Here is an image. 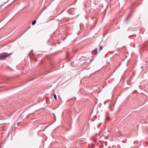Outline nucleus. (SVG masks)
<instances>
[{"label": "nucleus", "mask_w": 148, "mask_h": 148, "mask_svg": "<svg viewBox=\"0 0 148 148\" xmlns=\"http://www.w3.org/2000/svg\"><path fill=\"white\" fill-rule=\"evenodd\" d=\"M91 121H94V120H93V119H91Z\"/></svg>", "instance_id": "nucleus-13"}, {"label": "nucleus", "mask_w": 148, "mask_h": 148, "mask_svg": "<svg viewBox=\"0 0 148 148\" xmlns=\"http://www.w3.org/2000/svg\"><path fill=\"white\" fill-rule=\"evenodd\" d=\"M28 56H29V57L30 58L31 57H30V54H29L28 55Z\"/></svg>", "instance_id": "nucleus-11"}, {"label": "nucleus", "mask_w": 148, "mask_h": 148, "mask_svg": "<svg viewBox=\"0 0 148 148\" xmlns=\"http://www.w3.org/2000/svg\"><path fill=\"white\" fill-rule=\"evenodd\" d=\"M9 0H7L6 1V2H8V1H9Z\"/></svg>", "instance_id": "nucleus-12"}, {"label": "nucleus", "mask_w": 148, "mask_h": 148, "mask_svg": "<svg viewBox=\"0 0 148 148\" xmlns=\"http://www.w3.org/2000/svg\"><path fill=\"white\" fill-rule=\"evenodd\" d=\"M36 20L34 21L32 23V25H34L36 23Z\"/></svg>", "instance_id": "nucleus-4"}, {"label": "nucleus", "mask_w": 148, "mask_h": 148, "mask_svg": "<svg viewBox=\"0 0 148 148\" xmlns=\"http://www.w3.org/2000/svg\"><path fill=\"white\" fill-rule=\"evenodd\" d=\"M93 53L95 52V55H96L97 52V48H95L94 50H93L92 51Z\"/></svg>", "instance_id": "nucleus-3"}, {"label": "nucleus", "mask_w": 148, "mask_h": 148, "mask_svg": "<svg viewBox=\"0 0 148 148\" xmlns=\"http://www.w3.org/2000/svg\"><path fill=\"white\" fill-rule=\"evenodd\" d=\"M131 15L129 14L128 15V16L126 17L125 19V21H127L129 19V18L130 17Z\"/></svg>", "instance_id": "nucleus-2"}, {"label": "nucleus", "mask_w": 148, "mask_h": 148, "mask_svg": "<svg viewBox=\"0 0 148 148\" xmlns=\"http://www.w3.org/2000/svg\"><path fill=\"white\" fill-rule=\"evenodd\" d=\"M145 62H148V61H147V60H146V61H145Z\"/></svg>", "instance_id": "nucleus-14"}, {"label": "nucleus", "mask_w": 148, "mask_h": 148, "mask_svg": "<svg viewBox=\"0 0 148 148\" xmlns=\"http://www.w3.org/2000/svg\"><path fill=\"white\" fill-rule=\"evenodd\" d=\"M101 124V123L99 124V125L98 126V127H99V126H100V125Z\"/></svg>", "instance_id": "nucleus-9"}, {"label": "nucleus", "mask_w": 148, "mask_h": 148, "mask_svg": "<svg viewBox=\"0 0 148 148\" xmlns=\"http://www.w3.org/2000/svg\"><path fill=\"white\" fill-rule=\"evenodd\" d=\"M5 53H2L0 55V60H4L6 57H8L9 56H10L12 54V53H10L9 54L7 55H4Z\"/></svg>", "instance_id": "nucleus-1"}, {"label": "nucleus", "mask_w": 148, "mask_h": 148, "mask_svg": "<svg viewBox=\"0 0 148 148\" xmlns=\"http://www.w3.org/2000/svg\"><path fill=\"white\" fill-rule=\"evenodd\" d=\"M106 101H105V102H104V104H106Z\"/></svg>", "instance_id": "nucleus-10"}, {"label": "nucleus", "mask_w": 148, "mask_h": 148, "mask_svg": "<svg viewBox=\"0 0 148 148\" xmlns=\"http://www.w3.org/2000/svg\"><path fill=\"white\" fill-rule=\"evenodd\" d=\"M10 134V133H9L8 134L7 137L6 139H7V138L9 137V136Z\"/></svg>", "instance_id": "nucleus-8"}, {"label": "nucleus", "mask_w": 148, "mask_h": 148, "mask_svg": "<svg viewBox=\"0 0 148 148\" xmlns=\"http://www.w3.org/2000/svg\"><path fill=\"white\" fill-rule=\"evenodd\" d=\"M102 49V47L101 46L100 47V50H101Z\"/></svg>", "instance_id": "nucleus-7"}, {"label": "nucleus", "mask_w": 148, "mask_h": 148, "mask_svg": "<svg viewBox=\"0 0 148 148\" xmlns=\"http://www.w3.org/2000/svg\"><path fill=\"white\" fill-rule=\"evenodd\" d=\"M110 118L109 117H107L106 118V120H107L108 121L110 120Z\"/></svg>", "instance_id": "nucleus-6"}, {"label": "nucleus", "mask_w": 148, "mask_h": 148, "mask_svg": "<svg viewBox=\"0 0 148 148\" xmlns=\"http://www.w3.org/2000/svg\"><path fill=\"white\" fill-rule=\"evenodd\" d=\"M53 97H54V98L56 99H57V96H56V94H54L53 95Z\"/></svg>", "instance_id": "nucleus-5"}]
</instances>
